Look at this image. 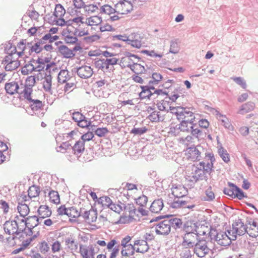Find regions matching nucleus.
I'll return each instance as SVG.
<instances>
[{"instance_id":"c03bdc74","label":"nucleus","mask_w":258,"mask_h":258,"mask_svg":"<svg viewBox=\"0 0 258 258\" xmlns=\"http://www.w3.org/2000/svg\"><path fill=\"white\" fill-rule=\"evenodd\" d=\"M65 13L66 11L61 5H56L55 11L53 14L55 18L57 19L58 17H62L64 16Z\"/></svg>"},{"instance_id":"1a4fd4ad","label":"nucleus","mask_w":258,"mask_h":258,"mask_svg":"<svg viewBox=\"0 0 258 258\" xmlns=\"http://www.w3.org/2000/svg\"><path fill=\"white\" fill-rule=\"evenodd\" d=\"M247 229L246 225H244V222L241 219L237 218L235 219L232 224V233L237 234L239 236L244 235Z\"/></svg>"},{"instance_id":"09e8293b","label":"nucleus","mask_w":258,"mask_h":258,"mask_svg":"<svg viewBox=\"0 0 258 258\" xmlns=\"http://www.w3.org/2000/svg\"><path fill=\"white\" fill-rule=\"evenodd\" d=\"M41 44L38 41H35V43L33 44V46H31V48L29 50V54L31 55L32 52H35L38 54L42 51L43 50Z\"/></svg>"},{"instance_id":"b1692460","label":"nucleus","mask_w":258,"mask_h":258,"mask_svg":"<svg viewBox=\"0 0 258 258\" xmlns=\"http://www.w3.org/2000/svg\"><path fill=\"white\" fill-rule=\"evenodd\" d=\"M38 216L40 218L49 217L52 214L51 210L47 205H41L37 210Z\"/></svg>"},{"instance_id":"412c9836","label":"nucleus","mask_w":258,"mask_h":258,"mask_svg":"<svg viewBox=\"0 0 258 258\" xmlns=\"http://www.w3.org/2000/svg\"><path fill=\"white\" fill-rule=\"evenodd\" d=\"M164 207L163 201L161 199L154 200L150 207V211L153 213H159Z\"/></svg>"},{"instance_id":"4be33fe9","label":"nucleus","mask_w":258,"mask_h":258,"mask_svg":"<svg viewBox=\"0 0 258 258\" xmlns=\"http://www.w3.org/2000/svg\"><path fill=\"white\" fill-rule=\"evenodd\" d=\"M123 210L125 212H128L130 218H134L135 216L139 217V215L137 213V209L133 203L123 204Z\"/></svg>"},{"instance_id":"58836bf2","label":"nucleus","mask_w":258,"mask_h":258,"mask_svg":"<svg viewBox=\"0 0 258 258\" xmlns=\"http://www.w3.org/2000/svg\"><path fill=\"white\" fill-rule=\"evenodd\" d=\"M228 187H225L223 189V192L225 195H226L230 197H231L232 199H234V187L235 186V184L229 182L228 183Z\"/></svg>"},{"instance_id":"f03ea898","label":"nucleus","mask_w":258,"mask_h":258,"mask_svg":"<svg viewBox=\"0 0 258 258\" xmlns=\"http://www.w3.org/2000/svg\"><path fill=\"white\" fill-rule=\"evenodd\" d=\"M38 220V217L34 216H29L27 218L21 219V223H23V230L24 234L26 236H32L33 234V229L38 225V223L36 222Z\"/></svg>"},{"instance_id":"dca6fc26","label":"nucleus","mask_w":258,"mask_h":258,"mask_svg":"<svg viewBox=\"0 0 258 258\" xmlns=\"http://www.w3.org/2000/svg\"><path fill=\"white\" fill-rule=\"evenodd\" d=\"M77 73L80 78L87 79L92 76L93 72L90 67L83 66L77 69Z\"/></svg>"},{"instance_id":"7c9ffc66","label":"nucleus","mask_w":258,"mask_h":258,"mask_svg":"<svg viewBox=\"0 0 258 258\" xmlns=\"http://www.w3.org/2000/svg\"><path fill=\"white\" fill-rule=\"evenodd\" d=\"M58 82L63 84L70 79L69 72L67 70H61L58 74Z\"/></svg>"},{"instance_id":"c85d7f7f","label":"nucleus","mask_w":258,"mask_h":258,"mask_svg":"<svg viewBox=\"0 0 258 258\" xmlns=\"http://www.w3.org/2000/svg\"><path fill=\"white\" fill-rule=\"evenodd\" d=\"M136 72H135V74H147L148 76L150 77V75L151 74V72H150V68L147 64H146V67L141 64L137 63L136 64Z\"/></svg>"},{"instance_id":"20e7f679","label":"nucleus","mask_w":258,"mask_h":258,"mask_svg":"<svg viewBox=\"0 0 258 258\" xmlns=\"http://www.w3.org/2000/svg\"><path fill=\"white\" fill-rule=\"evenodd\" d=\"M165 218H168V220H170V229L171 228H173L175 230H176L177 229L181 228L183 227V222L181 219L177 218L176 217H174L172 215H165L164 216H159L158 217H156L154 218H153L150 220V223L153 222H157L159 220H161L162 219H164Z\"/></svg>"},{"instance_id":"e433bc0d","label":"nucleus","mask_w":258,"mask_h":258,"mask_svg":"<svg viewBox=\"0 0 258 258\" xmlns=\"http://www.w3.org/2000/svg\"><path fill=\"white\" fill-rule=\"evenodd\" d=\"M101 22L102 19L101 17L97 16H94L88 18L86 20L85 24L87 26L98 25L100 24Z\"/></svg>"},{"instance_id":"5fc2aeb1","label":"nucleus","mask_w":258,"mask_h":258,"mask_svg":"<svg viewBox=\"0 0 258 258\" xmlns=\"http://www.w3.org/2000/svg\"><path fill=\"white\" fill-rule=\"evenodd\" d=\"M20 63L18 60L13 61V62H9L5 64V69L6 71H12L17 69Z\"/></svg>"},{"instance_id":"0eeeda50","label":"nucleus","mask_w":258,"mask_h":258,"mask_svg":"<svg viewBox=\"0 0 258 258\" xmlns=\"http://www.w3.org/2000/svg\"><path fill=\"white\" fill-rule=\"evenodd\" d=\"M166 218L154 225L155 231L158 235H167L171 231L170 220H168V218Z\"/></svg>"},{"instance_id":"393cba45","label":"nucleus","mask_w":258,"mask_h":258,"mask_svg":"<svg viewBox=\"0 0 258 258\" xmlns=\"http://www.w3.org/2000/svg\"><path fill=\"white\" fill-rule=\"evenodd\" d=\"M58 49L59 52L64 58H72L75 55V54L73 52V50H72V49L69 48L66 45H60L58 46Z\"/></svg>"},{"instance_id":"69168bd1","label":"nucleus","mask_w":258,"mask_h":258,"mask_svg":"<svg viewBox=\"0 0 258 258\" xmlns=\"http://www.w3.org/2000/svg\"><path fill=\"white\" fill-rule=\"evenodd\" d=\"M218 119L222 122V124L226 128L231 130V128H232V125L231 122H230L228 118H227L226 115L224 116V117L222 119L219 118Z\"/></svg>"},{"instance_id":"72a5a7b5","label":"nucleus","mask_w":258,"mask_h":258,"mask_svg":"<svg viewBox=\"0 0 258 258\" xmlns=\"http://www.w3.org/2000/svg\"><path fill=\"white\" fill-rule=\"evenodd\" d=\"M136 36L135 34H132L130 36L127 44L131 45L133 47L140 48L142 46L141 41L136 38Z\"/></svg>"},{"instance_id":"a19ab883","label":"nucleus","mask_w":258,"mask_h":258,"mask_svg":"<svg viewBox=\"0 0 258 258\" xmlns=\"http://www.w3.org/2000/svg\"><path fill=\"white\" fill-rule=\"evenodd\" d=\"M68 150H72V144L70 141L63 142L60 146L56 147V151L61 153H66Z\"/></svg>"},{"instance_id":"5701e85b","label":"nucleus","mask_w":258,"mask_h":258,"mask_svg":"<svg viewBox=\"0 0 258 258\" xmlns=\"http://www.w3.org/2000/svg\"><path fill=\"white\" fill-rule=\"evenodd\" d=\"M30 103V106L33 111H37L43 109V104L41 101L38 99H32L31 95L28 98H25Z\"/></svg>"},{"instance_id":"2eb2a0df","label":"nucleus","mask_w":258,"mask_h":258,"mask_svg":"<svg viewBox=\"0 0 258 258\" xmlns=\"http://www.w3.org/2000/svg\"><path fill=\"white\" fill-rule=\"evenodd\" d=\"M172 194L176 198H181L186 196L187 189L182 185L173 184L171 188Z\"/></svg>"},{"instance_id":"c9c22d12","label":"nucleus","mask_w":258,"mask_h":258,"mask_svg":"<svg viewBox=\"0 0 258 258\" xmlns=\"http://www.w3.org/2000/svg\"><path fill=\"white\" fill-rule=\"evenodd\" d=\"M105 60L106 64V72H110L114 70L113 66L117 63L118 59L113 57L111 58H106Z\"/></svg>"},{"instance_id":"603ef678","label":"nucleus","mask_w":258,"mask_h":258,"mask_svg":"<svg viewBox=\"0 0 258 258\" xmlns=\"http://www.w3.org/2000/svg\"><path fill=\"white\" fill-rule=\"evenodd\" d=\"M231 79L237 85L240 86L242 88L245 89L247 87V85L245 80L240 77H231Z\"/></svg>"},{"instance_id":"bb28decb","label":"nucleus","mask_w":258,"mask_h":258,"mask_svg":"<svg viewBox=\"0 0 258 258\" xmlns=\"http://www.w3.org/2000/svg\"><path fill=\"white\" fill-rule=\"evenodd\" d=\"M246 232L249 236L256 237L258 236V223L257 221H253L250 226L247 227Z\"/></svg>"},{"instance_id":"338daca9","label":"nucleus","mask_w":258,"mask_h":258,"mask_svg":"<svg viewBox=\"0 0 258 258\" xmlns=\"http://www.w3.org/2000/svg\"><path fill=\"white\" fill-rule=\"evenodd\" d=\"M32 64L31 63L26 64L25 66L22 69V74L24 75H27L29 73L33 72V71H32Z\"/></svg>"},{"instance_id":"864d4df0","label":"nucleus","mask_w":258,"mask_h":258,"mask_svg":"<svg viewBox=\"0 0 258 258\" xmlns=\"http://www.w3.org/2000/svg\"><path fill=\"white\" fill-rule=\"evenodd\" d=\"M67 216L70 218L76 219L81 215V212H79L77 209L74 207L69 208Z\"/></svg>"},{"instance_id":"680f3d73","label":"nucleus","mask_w":258,"mask_h":258,"mask_svg":"<svg viewBox=\"0 0 258 258\" xmlns=\"http://www.w3.org/2000/svg\"><path fill=\"white\" fill-rule=\"evenodd\" d=\"M206 197L204 199L207 201H212L215 199V195L213 191H212L211 187L208 188L205 191Z\"/></svg>"},{"instance_id":"2f4dec72","label":"nucleus","mask_w":258,"mask_h":258,"mask_svg":"<svg viewBox=\"0 0 258 258\" xmlns=\"http://www.w3.org/2000/svg\"><path fill=\"white\" fill-rule=\"evenodd\" d=\"M189 133L194 137L197 139L201 138L203 135V131L200 129L198 124L196 122L194 123Z\"/></svg>"},{"instance_id":"774afa93","label":"nucleus","mask_w":258,"mask_h":258,"mask_svg":"<svg viewBox=\"0 0 258 258\" xmlns=\"http://www.w3.org/2000/svg\"><path fill=\"white\" fill-rule=\"evenodd\" d=\"M108 132V130L106 127H99L95 130V135L99 137H104Z\"/></svg>"},{"instance_id":"7ed1b4c3","label":"nucleus","mask_w":258,"mask_h":258,"mask_svg":"<svg viewBox=\"0 0 258 258\" xmlns=\"http://www.w3.org/2000/svg\"><path fill=\"white\" fill-rule=\"evenodd\" d=\"M180 111L175 112L177 120L179 121H195V116L190 108H179Z\"/></svg>"},{"instance_id":"aec40b11","label":"nucleus","mask_w":258,"mask_h":258,"mask_svg":"<svg viewBox=\"0 0 258 258\" xmlns=\"http://www.w3.org/2000/svg\"><path fill=\"white\" fill-rule=\"evenodd\" d=\"M5 89L7 93L10 95H13L15 93L22 94L21 91H19L20 87L18 83L15 81L6 83L5 85Z\"/></svg>"},{"instance_id":"39448f33","label":"nucleus","mask_w":258,"mask_h":258,"mask_svg":"<svg viewBox=\"0 0 258 258\" xmlns=\"http://www.w3.org/2000/svg\"><path fill=\"white\" fill-rule=\"evenodd\" d=\"M208 242L204 239L199 240L193 247L194 253L199 257H203L210 251Z\"/></svg>"},{"instance_id":"473e14b6","label":"nucleus","mask_w":258,"mask_h":258,"mask_svg":"<svg viewBox=\"0 0 258 258\" xmlns=\"http://www.w3.org/2000/svg\"><path fill=\"white\" fill-rule=\"evenodd\" d=\"M179 50L180 47L178 39H174L171 40L170 41L169 52L173 54H176L179 52Z\"/></svg>"},{"instance_id":"bf43d9fd","label":"nucleus","mask_w":258,"mask_h":258,"mask_svg":"<svg viewBox=\"0 0 258 258\" xmlns=\"http://www.w3.org/2000/svg\"><path fill=\"white\" fill-rule=\"evenodd\" d=\"M148 131V128L146 126H144L141 128H138L134 127L131 131V134H133L135 135L141 136L145 134Z\"/></svg>"},{"instance_id":"49530a36","label":"nucleus","mask_w":258,"mask_h":258,"mask_svg":"<svg viewBox=\"0 0 258 258\" xmlns=\"http://www.w3.org/2000/svg\"><path fill=\"white\" fill-rule=\"evenodd\" d=\"M97 201L98 203L101 204L103 207H106L107 208H109L112 203L110 198L107 196L101 197L98 199Z\"/></svg>"},{"instance_id":"0e129e2a","label":"nucleus","mask_w":258,"mask_h":258,"mask_svg":"<svg viewBox=\"0 0 258 258\" xmlns=\"http://www.w3.org/2000/svg\"><path fill=\"white\" fill-rule=\"evenodd\" d=\"M148 202V198L145 195H142L136 199V204L140 207L146 206Z\"/></svg>"},{"instance_id":"6e6d98bb","label":"nucleus","mask_w":258,"mask_h":258,"mask_svg":"<svg viewBox=\"0 0 258 258\" xmlns=\"http://www.w3.org/2000/svg\"><path fill=\"white\" fill-rule=\"evenodd\" d=\"M185 179L189 182V184L191 186H193L196 183L199 181L198 178L194 173H192V172L190 175H186Z\"/></svg>"},{"instance_id":"052dcab7","label":"nucleus","mask_w":258,"mask_h":258,"mask_svg":"<svg viewBox=\"0 0 258 258\" xmlns=\"http://www.w3.org/2000/svg\"><path fill=\"white\" fill-rule=\"evenodd\" d=\"M234 187V198H236L238 200H242L243 198L246 197V196L244 195V192L241 189H240L239 187H238L237 186L235 185V186Z\"/></svg>"},{"instance_id":"cd10ccee","label":"nucleus","mask_w":258,"mask_h":258,"mask_svg":"<svg viewBox=\"0 0 258 258\" xmlns=\"http://www.w3.org/2000/svg\"><path fill=\"white\" fill-rule=\"evenodd\" d=\"M85 150V143L83 141L79 140L77 141L73 146H72V150L74 154L78 155L83 152Z\"/></svg>"},{"instance_id":"13d9d810","label":"nucleus","mask_w":258,"mask_h":258,"mask_svg":"<svg viewBox=\"0 0 258 258\" xmlns=\"http://www.w3.org/2000/svg\"><path fill=\"white\" fill-rule=\"evenodd\" d=\"M153 90L154 92H152V94H153L152 97L153 99H155L158 96H167V94L169 93V92L166 90L155 89V90Z\"/></svg>"},{"instance_id":"ddd939ff","label":"nucleus","mask_w":258,"mask_h":258,"mask_svg":"<svg viewBox=\"0 0 258 258\" xmlns=\"http://www.w3.org/2000/svg\"><path fill=\"white\" fill-rule=\"evenodd\" d=\"M142 91L139 93V98L142 100L144 99H153V94L151 90H155L153 85L141 86Z\"/></svg>"},{"instance_id":"f704fd0d","label":"nucleus","mask_w":258,"mask_h":258,"mask_svg":"<svg viewBox=\"0 0 258 258\" xmlns=\"http://www.w3.org/2000/svg\"><path fill=\"white\" fill-rule=\"evenodd\" d=\"M187 202L183 201L181 198H175L173 202L170 204V207L173 209L183 208L186 206Z\"/></svg>"},{"instance_id":"4d7b16f0","label":"nucleus","mask_w":258,"mask_h":258,"mask_svg":"<svg viewBox=\"0 0 258 258\" xmlns=\"http://www.w3.org/2000/svg\"><path fill=\"white\" fill-rule=\"evenodd\" d=\"M100 12L101 13L110 15L111 14H113L115 12L117 13V11L116 10V9H114L110 6L106 5L101 7Z\"/></svg>"},{"instance_id":"ea45409f","label":"nucleus","mask_w":258,"mask_h":258,"mask_svg":"<svg viewBox=\"0 0 258 258\" xmlns=\"http://www.w3.org/2000/svg\"><path fill=\"white\" fill-rule=\"evenodd\" d=\"M49 200L51 202L57 204L60 202L59 196L57 191L51 190L48 192Z\"/></svg>"},{"instance_id":"f257e3e1","label":"nucleus","mask_w":258,"mask_h":258,"mask_svg":"<svg viewBox=\"0 0 258 258\" xmlns=\"http://www.w3.org/2000/svg\"><path fill=\"white\" fill-rule=\"evenodd\" d=\"M205 160H209L210 162L202 161L199 163L200 165L203 167V169L198 167L194 166L192 169V173H194L199 180L203 179L205 172L210 173L212 171L215 159L214 154L212 153H206L205 156Z\"/></svg>"},{"instance_id":"f3484780","label":"nucleus","mask_w":258,"mask_h":258,"mask_svg":"<svg viewBox=\"0 0 258 258\" xmlns=\"http://www.w3.org/2000/svg\"><path fill=\"white\" fill-rule=\"evenodd\" d=\"M40 235L39 231H37L36 233L34 234L31 237H30L28 238H27L26 240L22 241L21 246L18 248L15 249L12 253L13 254H17L19 253L20 251L24 250L30 243L31 242L34 240L36 238L39 236Z\"/></svg>"},{"instance_id":"a878e982","label":"nucleus","mask_w":258,"mask_h":258,"mask_svg":"<svg viewBox=\"0 0 258 258\" xmlns=\"http://www.w3.org/2000/svg\"><path fill=\"white\" fill-rule=\"evenodd\" d=\"M51 85L52 77L50 75V72L49 71V74L45 73L43 82V88L45 91L50 92L51 91Z\"/></svg>"},{"instance_id":"4468645a","label":"nucleus","mask_w":258,"mask_h":258,"mask_svg":"<svg viewBox=\"0 0 258 258\" xmlns=\"http://www.w3.org/2000/svg\"><path fill=\"white\" fill-rule=\"evenodd\" d=\"M199 223L191 218L186 220L183 225V229L185 232H198Z\"/></svg>"},{"instance_id":"f8f14e48","label":"nucleus","mask_w":258,"mask_h":258,"mask_svg":"<svg viewBox=\"0 0 258 258\" xmlns=\"http://www.w3.org/2000/svg\"><path fill=\"white\" fill-rule=\"evenodd\" d=\"M115 7L118 13L126 14L133 10V5L123 0L118 2Z\"/></svg>"},{"instance_id":"423d86ee","label":"nucleus","mask_w":258,"mask_h":258,"mask_svg":"<svg viewBox=\"0 0 258 258\" xmlns=\"http://www.w3.org/2000/svg\"><path fill=\"white\" fill-rule=\"evenodd\" d=\"M195 121H180L175 126L170 127V132L174 135H178L180 132L189 133Z\"/></svg>"},{"instance_id":"3c124183","label":"nucleus","mask_w":258,"mask_h":258,"mask_svg":"<svg viewBox=\"0 0 258 258\" xmlns=\"http://www.w3.org/2000/svg\"><path fill=\"white\" fill-rule=\"evenodd\" d=\"M5 52L7 54H14L17 52V49L15 45L11 42H8L5 45Z\"/></svg>"},{"instance_id":"9b49d317","label":"nucleus","mask_w":258,"mask_h":258,"mask_svg":"<svg viewBox=\"0 0 258 258\" xmlns=\"http://www.w3.org/2000/svg\"><path fill=\"white\" fill-rule=\"evenodd\" d=\"M36 83L35 77L33 76H29L26 80L25 85L24 86V89L21 91V93H23L24 98H28L32 92V87Z\"/></svg>"},{"instance_id":"37998d69","label":"nucleus","mask_w":258,"mask_h":258,"mask_svg":"<svg viewBox=\"0 0 258 258\" xmlns=\"http://www.w3.org/2000/svg\"><path fill=\"white\" fill-rule=\"evenodd\" d=\"M40 187L38 186L33 185L30 186L28 190V196L30 198H34L39 196Z\"/></svg>"},{"instance_id":"de8ad7c7","label":"nucleus","mask_w":258,"mask_h":258,"mask_svg":"<svg viewBox=\"0 0 258 258\" xmlns=\"http://www.w3.org/2000/svg\"><path fill=\"white\" fill-rule=\"evenodd\" d=\"M218 153L222 160L226 163L230 161L229 155L227 151L222 147L218 149Z\"/></svg>"},{"instance_id":"e2e57ef3","label":"nucleus","mask_w":258,"mask_h":258,"mask_svg":"<svg viewBox=\"0 0 258 258\" xmlns=\"http://www.w3.org/2000/svg\"><path fill=\"white\" fill-rule=\"evenodd\" d=\"M95 67L102 71L105 70L106 71V64L105 58L99 59V60L95 61Z\"/></svg>"},{"instance_id":"4c0bfd02","label":"nucleus","mask_w":258,"mask_h":258,"mask_svg":"<svg viewBox=\"0 0 258 258\" xmlns=\"http://www.w3.org/2000/svg\"><path fill=\"white\" fill-rule=\"evenodd\" d=\"M254 103L252 102H248L243 104L239 110L240 114H244L252 110L254 108Z\"/></svg>"},{"instance_id":"c756f323","label":"nucleus","mask_w":258,"mask_h":258,"mask_svg":"<svg viewBox=\"0 0 258 258\" xmlns=\"http://www.w3.org/2000/svg\"><path fill=\"white\" fill-rule=\"evenodd\" d=\"M17 210L20 215L24 218H25L30 212L28 205L22 203H19L18 206H17Z\"/></svg>"},{"instance_id":"79ce46f5","label":"nucleus","mask_w":258,"mask_h":258,"mask_svg":"<svg viewBox=\"0 0 258 258\" xmlns=\"http://www.w3.org/2000/svg\"><path fill=\"white\" fill-rule=\"evenodd\" d=\"M162 76L157 73H153L152 74V79L149 82V84L150 85H157L159 82L162 80Z\"/></svg>"},{"instance_id":"8fccbe9b","label":"nucleus","mask_w":258,"mask_h":258,"mask_svg":"<svg viewBox=\"0 0 258 258\" xmlns=\"http://www.w3.org/2000/svg\"><path fill=\"white\" fill-rule=\"evenodd\" d=\"M80 253L83 258H94L89 255V246L81 244L80 245Z\"/></svg>"},{"instance_id":"6e6552de","label":"nucleus","mask_w":258,"mask_h":258,"mask_svg":"<svg viewBox=\"0 0 258 258\" xmlns=\"http://www.w3.org/2000/svg\"><path fill=\"white\" fill-rule=\"evenodd\" d=\"M199 235L198 232H185L183 237L182 245L193 247L198 241Z\"/></svg>"},{"instance_id":"9d476101","label":"nucleus","mask_w":258,"mask_h":258,"mask_svg":"<svg viewBox=\"0 0 258 258\" xmlns=\"http://www.w3.org/2000/svg\"><path fill=\"white\" fill-rule=\"evenodd\" d=\"M202 151H203V149L201 146H195L194 145L187 148L188 158L193 161H200L201 159Z\"/></svg>"},{"instance_id":"6ab92c4d","label":"nucleus","mask_w":258,"mask_h":258,"mask_svg":"<svg viewBox=\"0 0 258 258\" xmlns=\"http://www.w3.org/2000/svg\"><path fill=\"white\" fill-rule=\"evenodd\" d=\"M11 226L12 234L20 235V237H23L24 234V227H19V223L16 219H14L11 221Z\"/></svg>"},{"instance_id":"a211bd4d","label":"nucleus","mask_w":258,"mask_h":258,"mask_svg":"<svg viewBox=\"0 0 258 258\" xmlns=\"http://www.w3.org/2000/svg\"><path fill=\"white\" fill-rule=\"evenodd\" d=\"M216 241L222 246H227L231 243V239L225 232L220 231L217 236Z\"/></svg>"},{"instance_id":"a18cd8bd","label":"nucleus","mask_w":258,"mask_h":258,"mask_svg":"<svg viewBox=\"0 0 258 258\" xmlns=\"http://www.w3.org/2000/svg\"><path fill=\"white\" fill-rule=\"evenodd\" d=\"M151 122H159L162 121L163 118L160 116V112L157 111H153L148 117Z\"/></svg>"}]
</instances>
